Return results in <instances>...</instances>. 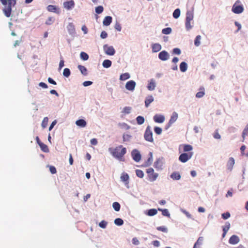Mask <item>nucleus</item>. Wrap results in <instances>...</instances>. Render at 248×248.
I'll return each instance as SVG.
<instances>
[{
    "instance_id": "nucleus-1",
    "label": "nucleus",
    "mask_w": 248,
    "mask_h": 248,
    "mask_svg": "<svg viewBox=\"0 0 248 248\" xmlns=\"http://www.w3.org/2000/svg\"><path fill=\"white\" fill-rule=\"evenodd\" d=\"M108 151L112 155L119 161H124V155L126 153V148L123 145H119L115 148H109Z\"/></svg>"
},
{
    "instance_id": "nucleus-2",
    "label": "nucleus",
    "mask_w": 248,
    "mask_h": 248,
    "mask_svg": "<svg viewBox=\"0 0 248 248\" xmlns=\"http://www.w3.org/2000/svg\"><path fill=\"white\" fill-rule=\"evenodd\" d=\"M1 3L4 6L2 11L4 15L9 17L11 16L12 8L16 3V0H0Z\"/></svg>"
},
{
    "instance_id": "nucleus-3",
    "label": "nucleus",
    "mask_w": 248,
    "mask_h": 248,
    "mask_svg": "<svg viewBox=\"0 0 248 248\" xmlns=\"http://www.w3.org/2000/svg\"><path fill=\"white\" fill-rule=\"evenodd\" d=\"M146 172L147 174V180L150 182H154L156 180L158 177V174L155 172L152 168H149L146 169Z\"/></svg>"
},
{
    "instance_id": "nucleus-4",
    "label": "nucleus",
    "mask_w": 248,
    "mask_h": 248,
    "mask_svg": "<svg viewBox=\"0 0 248 248\" xmlns=\"http://www.w3.org/2000/svg\"><path fill=\"white\" fill-rule=\"evenodd\" d=\"M244 9L243 4L238 0L232 5V11L234 14H239L243 12Z\"/></svg>"
},
{
    "instance_id": "nucleus-5",
    "label": "nucleus",
    "mask_w": 248,
    "mask_h": 248,
    "mask_svg": "<svg viewBox=\"0 0 248 248\" xmlns=\"http://www.w3.org/2000/svg\"><path fill=\"white\" fill-rule=\"evenodd\" d=\"M144 137L145 140L151 142L154 141L153 133L150 126L147 127L144 133Z\"/></svg>"
},
{
    "instance_id": "nucleus-6",
    "label": "nucleus",
    "mask_w": 248,
    "mask_h": 248,
    "mask_svg": "<svg viewBox=\"0 0 248 248\" xmlns=\"http://www.w3.org/2000/svg\"><path fill=\"white\" fill-rule=\"evenodd\" d=\"M193 155L192 152L184 153L180 155L179 160L183 163H185L190 159Z\"/></svg>"
},
{
    "instance_id": "nucleus-7",
    "label": "nucleus",
    "mask_w": 248,
    "mask_h": 248,
    "mask_svg": "<svg viewBox=\"0 0 248 248\" xmlns=\"http://www.w3.org/2000/svg\"><path fill=\"white\" fill-rule=\"evenodd\" d=\"M103 50L105 53L108 55H114L115 53V50L112 46H109L107 44L103 46Z\"/></svg>"
},
{
    "instance_id": "nucleus-8",
    "label": "nucleus",
    "mask_w": 248,
    "mask_h": 248,
    "mask_svg": "<svg viewBox=\"0 0 248 248\" xmlns=\"http://www.w3.org/2000/svg\"><path fill=\"white\" fill-rule=\"evenodd\" d=\"M131 155L133 160L136 162H138L140 160L141 155L137 150H134L131 153Z\"/></svg>"
},
{
    "instance_id": "nucleus-9",
    "label": "nucleus",
    "mask_w": 248,
    "mask_h": 248,
    "mask_svg": "<svg viewBox=\"0 0 248 248\" xmlns=\"http://www.w3.org/2000/svg\"><path fill=\"white\" fill-rule=\"evenodd\" d=\"M136 84L134 80L128 81L125 84V88L128 91H133L135 89Z\"/></svg>"
},
{
    "instance_id": "nucleus-10",
    "label": "nucleus",
    "mask_w": 248,
    "mask_h": 248,
    "mask_svg": "<svg viewBox=\"0 0 248 248\" xmlns=\"http://www.w3.org/2000/svg\"><path fill=\"white\" fill-rule=\"evenodd\" d=\"M158 58L161 60L165 61L169 58V54L166 51L163 50L159 53Z\"/></svg>"
},
{
    "instance_id": "nucleus-11",
    "label": "nucleus",
    "mask_w": 248,
    "mask_h": 248,
    "mask_svg": "<svg viewBox=\"0 0 248 248\" xmlns=\"http://www.w3.org/2000/svg\"><path fill=\"white\" fill-rule=\"evenodd\" d=\"M75 2L73 0H69L63 2V7L67 10H70L74 7Z\"/></svg>"
},
{
    "instance_id": "nucleus-12",
    "label": "nucleus",
    "mask_w": 248,
    "mask_h": 248,
    "mask_svg": "<svg viewBox=\"0 0 248 248\" xmlns=\"http://www.w3.org/2000/svg\"><path fill=\"white\" fill-rule=\"evenodd\" d=\"M163 162L161 159L158 158L155 162L154 167L157 170L163 169Z\"/></svg>"
},
{
    "instance_id": "nucleus-13",
    "label": "nucleus",
    "mask_w": 248,
    "mask_h": 248,
    "mask_svg": "<svg viewBox=\"0 0 248 248\" xmlns=\"http://www.w3.org/2000/svg\"><path fill=\"white\" fill-rule=\"evenodd\" d=\"M177 118H178L177 113L175 112H174L172 113V114L170 117V119L168 124V125L166 127V129L169 128L173 123H174L177 120Z\"/></svg>"
},
{
    "instance_id": "nucleus-14",
    "label": "nucleus",
    "mask_w": 248,
    "mask_h": 248,
    "mask_svg": "<svg viewBox=\"0 0 248 248\" xmlns=\"http://www.w3.org/2000/svg\"><path fill=\"white\" fill-rule=\"evenodd\" d=\"M154 121L157 123H162L165 121V117L162 115L156 114L154 116Z\"/></svg>"
},
{
    "instance_id": "nucleus-15",
    "label": "nucleus",
    "mask_w": 248,
    "mask_h": 248,
    "mask_svg": "<svg viewBox=\"0 0 248 248\" xmlns=\"http://www.w3.org/2000/svg\"><path fill=\"white\" fill-rule=\"evenodd\" d=\"M47 10L50 12H53L57 14L60 13L59 8L55 5H49L47 7Z\"/></svg>"
},
{
    "instance_id": "nucleus-16",
    "label": "nucleus",
    "mask_w": 248,
    "mask_h": 248,
    "mask_svg": "<svg viewBox=\"0 0 248 248\" xmlns=\"http://www.w3.org/2000/svg\"><path fill=\"white\" fill-rule=\"evenodd\" d=\"M239 241L238 237L235 235H232L229 240L230 244L232 245H235L237 244Z\"/></svg>"
},
{
    "instance_id": "nucleus-17",
    "label": "nucleus",
    "mask_w": 248,
    "mask_h": 248,
    "mask_svg": "<svg viewBox=\"0 0 248 248\" xmlns=\"http://www.w3.org/2000/svg\"><path fill=\"white\" fill-rule=\"evenodd\" d=\"M230 223L229 222H226L225 225L223 227V234L222 237L224 238L226 235L227 232L230 228Z\"/></svg>"
},
{
    "instance_id": "nucleus-18",
    "label": "nucleus",
    "mask_w": 248,
    "mask_h": 248,
    "mask_svg": "<svg viewBox=\"0 0 248 248\" xmlns=\"http://www.w3.org/2000/svg\"><path fill=\"white\" fill-rule=\"evenodd\" d=\"M112 18L110 16H107L103 20V24L104 26H108L112 22Z\"/></svg>"
},
{
    "instance_id": "nucleus-19",
    "label": "nucleus",
    "mask_w": 248,
    "mask_h": 248,
    "mask_svg": "<svg viewBox=\"0 0 248 248\" xmlns=\"http://www.w3.org/2000/svg\"><path fill=\"white\" fill-rule=\"evenodd\" d=\"M154 100V97L152 95L147 96L145 100V106L146 108H148L150 104L153 102Z\"/></svg>"
},
{
    "instance_id": "nucleus-20",
    "label": "nucleus",
    "mask_w": 248,
    "mask_h": 248,
    "mask_svg": "<svg viewBox=\"0 0 248 248\" xmlns=\"http://www.w3.org/2000/svg\"><path fill=\"white\" fill-rule=\"evenodd\" d=\"M155 83L154 79H151L149 82L147 88L150 91H153L155 89Z\"/></svg>"
},
{
    "instance_id": "nucleus-21",
    "label": "nucleus",
    "mask_w": 248,
    "mask_h": 248,
    "mask_svg": "<svg viewBox=\"0 0 248 248\" xmlns=\"http://www.w3.org/2000/svg\"><path fill=\"white\" fill-rule=\"evenodd\" d=\"M76 124L78 126L84 127L86 126L87 123L83 119H79L76 122Z\"/></svg>"
},
{
    "instance_id": "nucleus-22",
    "label": "nucleus",
    "mask_w": 248,
    "mask_h": 248,
    "mask_svg": "<svg viewBox=\"0 0 248 248\" xmlns=\"http://www.w3.org/2000/svg\"><path fill=\"white\" fill-rule=\"evenodd\" d=\"M152 51L153 52H157L161 49V46L159 44H154L152 45Z\"/></svg>"
},
{
    "instance_id": "nucleus-23",
    "label": "nucleus",
    "mask_w": 248,
    "mask_h": 248,
    "mask_svg": "<svg viewBox=\"0 0 248 248\" xmlns=\"http://www.w3.org/2000/svg\"><path fill=\"white\" fill-rule=\"evenodd\" d=\"M129 177L128 175L126 173H123L121 176V179L123 182H125L126 184L128 183Z\"/></svg>"
},
{
    "instance_id": "nucleus-24",
    "label": "nucleus",
    "mask_w": 248,
    "mask_h": 248,
    "mask_svg": "<svg viewBox=\"0 0 248 248\" xmlns=\"http://www.w3.org/2000/svg\"><path fill=\"white\" fill-rule=\"evenodd\" d=\"M234 164V159L232 157H230L227 162V167L229 169L231 170Z\"/></svg>"
},
{
    "instance_id": "nucleus-25",
    "label": "nucleus",
    "mask_w": 248,
    "mask_h": 248,
    "mask_svg": "<svg viewBox=\"0 0 248 248\" xmlns=\"http://www.w3.org/2000/svg\"><path fill=\"white\" fill-rule=\"evenodd\" d=\"M183 147V151L185 152H190L193 148L192 146L189 144H184L182 145Z\"/></svg>"
},
{
    "instance_id": "nucleus-26",
    "label": "nucleus",
    "mask_w": 248,
    "mask_h": 248,
    "mask_svg": "<svg viewBox=\"0 0 248 248\" xmlns=\"http://www.w3.org/2000/svg\"><path fill=\"white\" fill-rule=\"evenodd\" d=\"M200 91L198 92L196 94L197 98H201L205 94L204 89L203 87H201L200 89Z\"/></svg>"
},
{
    "instance_id": "nucleus-27",
    "label": "nucleus",
    "mask_w": 248,
    "mask_h": 248,
    "mask_svg": "<svg viewBox=\"0 0 248 248\" xmlns=\"http://www.w3.org/2000/svg\"><path fill=\"white\" fill-rule=\"evenodd\" d=\"M187 68V65L186 62H182L180 65V69L181 72H185Z\"/></svg>"
},
{
    "instance_id": "nucleus-28",
    "label": "nucleus",
    "mask_w": 248,
    "mask_h": 248,
    "mask_svg": "<svg viewBox=\"0 0 248 248\" xmlns=\"http://www.w3.org/2000/svg\"><path fill=\"white\" fill-rule=\"evenodd\" d=\"M39 146L42 151H43L44 152L48 153L49 152V149L47 146L46 144L43 143V142L40 143V144L39 143Z\"/></svg>"
},
{
    "instance_id": "nucleus-29",
    "label": "nucleus",
    "mask_w": 248,
    "mask_h": 248,
    "mask_svg": "<svg viewBox=\"0 0 248 248\" xmlns=\"http://www.w3.org/2000/svg\"><path fill=\"white\" fill-rule=\"evenodd\" d=\"M170 177L173 180H178L181 178V175L179 172H174L171 174Z\"/></svg>"
},
{
    "instance_id": "nucleus-30",
    "label": "nucleus",
    "mask_w": 248,
    "mask_h": 248,
    "mask_svg": "<svg viewBox=\"0 0 248 248\" xmlns=\"http://www.w3.org/2000/svg\"><path fill=\"white\" fill-rule=\"evenodd\" d=\"M193 19V13L192 12L188 11L186 12V20L192 21Z\"/></svg>"
},
{
    "instance_id": "nucleus-31",
    "label": "nucleus",
    "mask_w": 248,
    "mask_h": 248,
    "mask_svg": "<svg viewBox=\"0 0 248 248\" xmlns=\"http://www.w3.org/2000/svg\"><path fill=\"white\" fill-rule=\"evenodd\" d=\"M67 28L70 34H72L75 32V27L72 23H69Z\"/></svg>"
},
{
    "instance_id": "nucleus-32",
    "label": "nucleus",
    "mask_w": 248,
    "mask_h": 248,
    "mask_svg": "<svg viewBox=\"0 0 248 248\" xmlns=\"http://www.w3.org/2000/svg\"><path fill=\"white\" fill-rule=\"evenodd\" d=\"M203 241V237H200L197 242L195 243L193 248H199L200 245H202V242Z\"/></svg>"
},
{
    "instance_id": "nucleus-33",
    "label": "nucleus",
    "mask_w": 248,
    "mask_h": 248,
    "mask_svg": "<svg viewBox=\"0 0 248 248\" xmlns=\"http://www.w3.org/2000/svg\"><path fill=\"white\" fill-rule=\"evenodd\" d=\"M102 65L105 68H109L111 65V61L109 60H105L103 61Z\"/></svg>"
},
{
    "instance_id": "nucleus-34",
    "label": "nucleus",
    "mask_w": 248,
    "mask_h": 248,
    "mask_svg": "<svg viewBox=\"0 0 248 248\" xmlns=\"http://www.w3.org/2000/svg\"><path fill=\"white\" fill-rule=\"evenodd\" d=\"M78 68L83 75L85 76L87 75V70L85 66L79 65L78 66Z\"/></svg>"
},
{
    "instance_id": "nucleus-35",
    "label": "nucleus",
    "mask_w": 248,
    "mask_h": 248,
    "mask_svg": "<svg viewBox=\"0 0 248 248\" xmlns=\"http://www.w3.org/2000/svg\"><path fill=\"white\" fill-rule=\"evenodd\" d=\"M130 78V75L128 73H125L121 75L120 79L121 80H125Z\"/></svg>"
},
{
    "instance_id": "nucleus-36",
    "label": "nucleus",
    "mask_w": 248,
    "mask_h": 248,
    "mask_svg": "<svg viewBox=\"0 0 248 248\" xmlns=\"http://www.w3.org/2000/svg\"><path fill=\"white\" fill-rule=\"evenodd\" d=\"M157 213V211L155 209H151L148 211L147 215L149 216H153L155 215Z\"/></svg>"
},
{
    "instance_id": "nucleus-37",
    "label": "nucleus",
    "mask_w": 248,
    "mask_h": 248,
    "mask_svg": "<svg viewBox=\"0 0 248 248\" xmlns=\"http://www.w3.org/2000/svg\"><path fill=\"white\" fill-rule=\"evenodd\" d=\"M112 207L116 211H119L121 208L120 204L118 202H114L112 204Z\"/></svg>"
},
{
    "instance_id": "nucleus-38",
    "label": "nucleus",
    "mask_w": 248,
    "mask_h": 248,
    "mask_svg": "<svg viewBox=\"0 0 248 248\" xmlns=\"http://www.w3.org/2000/svg\"><path fill=\"white\" fill-rule=\"evenodd\" d=\"M158 210L162 212V214L164 216H166L169 217L170 216V214L168 211V210L166 209H162L161 208H158Z\"/></svg>"
},
{
    "instance_id": "nucleus-39",
    "label": "nucleus",
    "mask_w": 248,
    "mask_h": 248,
    "mask_svg": "<svg viewBox=\"0 0 248 248\" xmlns=\"http://www.w3.org/2000/svg\"><path fill=\"white\" fill-rule=\"evenodd\" d=\"M137 122L138 124L140 125L144 123L145 120L143 117L139 116L136 118Z\"/></svg>"
},
{
    "instance_id": "nucleus-40",
    "label": "nucleus",
    "mask_w": 248,
    "mask_h": 248,
    "mask_svg": "<svg viewBox=\"0 0 248 248\" xmlns=\"http://www.w3.org/2000/svg\"><path fill=\"white\" fill-rule=\"evenodd\" d=\"M180 15V10L179 9H175L173 13V16L174 18H178Z\"/></svg>"
},
{
    "instance_id": "nucleus-41",
    "label": "nucleus",
    "mask_w": 248,
    "mask_h": 248,
    "mask_svg": "<svg viewBox=\"0 0 248 248\" xmlns=\"http://www.w3.org/2000/svg\"><path fill=\"white\" fill-rule=\"evenodd\" d=\"M136 175L140 178H142L144 177V172L140 170H136Z\"/></svg>"
},
{
    "instance_id": "nucleus-42",
    "label": "nucleus",
    "mask_w": 248,
    "mask_h": 248,
    "mask_svg": "<svg viewBox=\"0 0 248 248\" xmlns=\"http://www.w3.org/2000/svg\"><path fill=\"white\" fill-rule=\"evenodd\" d=\"M80 56L81 59L84 61H86L89 59L88 55L84 52H81Z\"/></svg>"
},
{
    "instance_id": "nucleus-43",
    "label": "nucleus",
    "mask_w": 248,
    "mask_h": 248,
    "mask_svg": "<svg viewBox=\"0 0 248 248\" xmlns=\"http://www.w3.org/2000/svg\"><path fill=\"white\" fill-rule=\"evenodd\" d=\"M114 223L118 226H121L124 224V221L120 218H117L114 220Z\"/></svg>"
},
{
    "instance_id": "nucleus-44",
    "label": "nucleus",
    "mask_w": 248,
    "mask_h": 248,
    "mask_svg": "<svg viewBox=\"0 0 248 248\" xmlns=\"http://www.w3.org/2000/svg\"><path fill=\"white\" fill-rule=\"evenodd\" d=\"M171 29L170 27L164 28L162 31V33L164 34H169L171 32Z\"/></svg>"
},
{
    "instance_id": "nucleus-45",
    "label": "nucleus",
    "mask_w": 248,
    "mask_h": 248,
    "mask_svg": "<svg viewBox=\"0 0 248 248\" xmlns=\"http://www.w3.org/2000/svg\"><path fill=\"white\" fill-rule=\"evenodd\" d=\"M201 39V36L200 35H198L196 36L195 40H194V44L196 46H198L200 45V41Z\"/></svg>"
},
{
    "instance_id": "nucleus-46",
    "label": "nucleus",
    "mask_w": 248,
    "mask_h": 248,
    "mask_svg": "<svg viewBox=\"0 0 248 248\" xmlns=\"http://www.w3.org/2000/svg\"><path fill=\"white\" fill-rule=\"evenodd\" d=\"M124 141H129L131 138V136L128 134H124L123 136Z\"/></svg>"
},
{
    "instance_id": "nucleus-47",
    "label": "nucleus",
    "mask_w": 248,
    "mask_h": 248,
    "mask_svg": "<svg viewBox=\"0 0 248 248\" xmlns=\"http://www.w3.org/2000/svg\"><path fill=\"white\" fill-rule=\"evenodd\" d=\"M70 71L69 69L66 68L64 69L63 72V75L65 77H68L70 75Z\"/></svg>"
},
{
    "instance_id": "nucleus-48",
    "label": "nucleus",
    "mask_w": 248,
    "mask_h": 248,
    "mask_svg": "<svg viewBox=\"0 0 248 248\" xmlns=\"http://www.w3.org/2000/svg\"><path fill=\"white\" fill-rule=\"evenodd\" d=\"M103 10L104 8L102 6H98L95 8V12L98 14L102 13Z\"/></svg>"
},
{
    "instance_id": "nucleus-49",
    "label": "nucleus",
    "mask_w": 248,
    "mask_h": 248,
    "mask_svg": "<svg viewBox=\"0 0 248 248\" xmlns=\"http://www.w3.org/2000/svg\"><path fill=\"white\" fill-rule=\"evenodd\" d=\"M154 131L157 135H160L161 134L162 130L161 128L158 126H155L154 128Z\"/></svg>"
},
{
    "instance_id": "nucleus-50",
    "label": "nucleus",
    "mask_w": 248,
    "mask_h": 248,
    "mask_svg": "<svg viewBox=\"0 0 248 248\" xmlns=\"http://www.w3.org/2000/svg\"><path fill=\"white\" fill-rule=\"evenodd\" d=\"M186 28L187 31L190 30L192 26L191 25V21L186 20Z\"/></svg>"
},
{
    "instance_id": "nucleus-51",
    "label": "nucleus",
    "mask_w": 248,
    "mask_h": 248,
    "mask_svg": "<svg viewBox=\"0 0 248 248\" xmlns=\"http://www.w3.org/2000/svg\"><path fill=\"white\" fill-rule=\"evenodd\" d=\"M107 224L108 223L107 221L102 220L99 223V226L100 227L104 229L106 228Z\"/></svg>"
},
{
    "instance_id": "nucleus-52",
    "label": "nucleus",
    "mask_w": 248,
    "mask_h": 248,
    "mask_svg": "<svg viewBox=\"0 0 248 248\" xmlns=\"http://www.w3.org/2000/svg\"><path fill=\"white\" fill-rule=\"evenodd\" d=\"M131 108L129 107H125L124 108L122 112L125 114H129L130 112Z\"/></svg>"
},
{
    "instance_id": "nucleus-53",
    "label": "nucleus",
    "mask_w": 248,
    "mask_h": 248,
    "mask_svg": "<svg viewBox=\"0 0 248 248\" xmlns=\"http://www.w3.org/2000/svg\"><path fill=\"white\" fill-rule=\"evenodd\" d=\"M54 21L53 18L52 17H49L48 19L46 21V24L50 25H51Z\"/></svg>"
},
{
    "instance_id": "nucleus-54",
    "label": "nucleus",
    "mask_w": 248,
    "mask_h": 248,
    "mask_svg": "<svg viewBox=\"0 0 248 248\" xmlns=\"http://www.w3.org/2000/svg\"><path fill=\"white\" fill-rule=\"evenodd\" d=\"M157 230L159 231H161L162 232H167V229L164 226H159L157 227Z\"/></svg>"
},
{
    "instance_id": "nucleus-55",
    "label": "nucleus",
    "mask_w": 248,
    "mask_h": 248,
    "mask_svg": "<svg viewBox=\"0 0 248 248\" xmlns=\"http://www.w3.org/2000/svg\"><path fill=\"white\" fill-rule=\"evenodd\" d=\"M213 137L215 139H220L221 137H220V135H219L217 130H216V131L215 132V133H214Z\"/></svg>"
},
{
    "instance_id": "nucleus-56",
    "label": "nucleus",
    "mask_w": 248,
    "mask_h": 248,
    "mask_svg": "<svg viewBox=\"0 0 248 248\" xmlns=\"http://www.w3.org/2000/svg\"><path fill=\"white\" fill-rule=\"evenodd\" d=\"M221 216L224 219H227L230 217V214L229 212H226L222 214Z\"/></svg>"
},
{
    "instance_id": "nucleus-57",
    "label": "nucleus",
    "mask_w": 248,
    "mask_h": 248,
    "mask_svg": "<svg viewBox=\"0 0 248 248\" xmlns=\"http://www.w3.org/2000/svg\"><path fill=\"white\" fill-rule=\"evenodd\" d=\"M49 170L52 174H55L57 172L56 169L54 166H50Z\"/></svg>"
},
{
    "instance_id": "nucleus-58",
    "label": "nucleus",
    "mask_w": 248,
    "mask_h": 248,
    "mask_svg": "<svg viewBox=\"0 0 248 248\" xmlns=\"http://www.w3.org/2000/svg\"><path fill=\"white\" fill-rule=\"evenodd\" d=\"M48 122V118L47 117L44 118L42 123V126L43 127L45 128L46 127L47 123Z\"/></svg>"
},
{
    "instance_id": "nucleus-59",
    "label": "nucleus",
    "mask_w": 248,
    "mask_h": 248,
    "mask_svg": "<svg viewBox=\"0 0 248 248\" xmlns=\"http://www.w3.org/2000/svg\"><path fill=\"white\" fill-rule=\"evenodd\" d=\"M150 157L148 158V161L147 162V165H150L151 164L152 162L153 161V157H152V153H150Z\"/></svg>"
},
{
    "instance_id": "nucleus-60",
    "label": "nucleus",
    "mask_w": 248,
    "mask_h": 248,
    "mask_svg": "<svg viewBox=\"0 0 248 248\" xmlns=\"http://www.w3.org/2000/svg\"><path fill=\"white\" fill-rule=\"evenodd\" d=\"M108 36V34L105 31H102L100 34V37L103 38L105 39L107 38Z\"/></svg>"
},
{
    "instance_id": "nucleus-61",
    "label": "nucleus",
    "mask_w": 248,
    "mask_h": 248,
    "mask_svg": "<svg viewBox=\"0 0 248 248\" xmlns=\"http://www.w3.org/2000/svg\"><path fill=\"white\" fill-rule=\"evenodd\" d=\"M173 52L177 55H180L181 53V50L178 48H175L173 49Z\"/></svg>"
},
{
    "instance_id": "nucleus-62",
    "label": "nucleus",
    "mask_w": 248,
    "mask_h": 248,
    "mask_svg": "<svg viewBox=\"0 0 248 248\" xmlns=\"http://www.w3.org/2000/svg\"><path fill=\"white\" fill-rule=\"evenodd\" d=\"M93 84V82L90 81H86L83 83V85L85 87L91 85Z\"/></svg>"
},
{
    "instance_id": "nucleus-63",
    "label": "nucleus",
    "mask_w": 248,
    "mask_h": 248,
    "mask_svg": "<svg viewBox=\"0 0 248 248\" xmlns=\"http://www.w3.org/2000/svg\"><path fill=\"white\" fill-rule=\"evenodd\" d=\"M98 141L96 139L93 138L91 140V143L92 145H96L97 144Z\"/></svg>"
},
{
    "instance_id": "nucleus-64",
    "label": "nucleus",
    "mask_w": 248,
    "mask_h": 248,
    "mask_svg": "<svg viewBox=\"0 0 248 248\" xmlns=\"http://www.w3.org/2000/svg\"><path fill=\"white\" fill-rule=\"evenodd\" d=\"M132 243L133 244L138 245L139 244L140 242L137 238L135 237L132 239Z\"/></svg>"
}]
</instances>
